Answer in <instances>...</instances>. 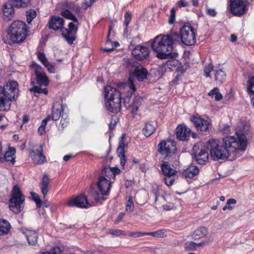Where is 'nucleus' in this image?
I'll list each match as a JSON object with an SVG mask.
<instances>
[{
  "mask_svg": "<svg viewBox=\"0 0 254 254\" xmlns=\"http://www.w3.org/2000/svg\"><path fill=\"white\" fill-rule=\"evenodd\" d=\"M235 134L236 137L227 136L223 138L222 142L216 139H211L207 142V148L213 160H226L231 153L246 150L248 139L245 134L241 130L236 131Z\"/></svg>",
  "mask_w": 254,
  "mask_h": 254,
  "instance_id": "nucleus-1",
  "label": "nucleus"
},
{
  "mask_svg": "<svg viewBox=\"0 0 254 254\" xmlns=\"http://www.w3.org/2000/svg\"><path fill=\"white\" fill-rule=\"evenodd\" d=\"M178 42V37L173 31L167 34H159L151 43V47L160 59L172 57L174 46Z\"/></svg>",
  "mask_w": 254,
  "mask_h": 254,
  "instance_id": "nucleus-2",
  "label": "nucleus"
},
{
  "mask_svg": "<svg viewBox=\"0 0 254 254\" xmlns=\"http://www.w3.org/2000/svg\"><path fill=\"white\" fill-rule=\"evenodd\" d=\"M105 99L106 107L111 112L118 113L121 108L122 98L120 92L111 86L105 88Z\"/></svg>",
  "mask_w": 254,
  "mask_h": 254,
  "instance_id": "nucleus-3",
  "label": "nucleus"
},
{
  "mask_svg": "<svg viewBox=\"0 0 254 254\" xmlns=\"http://www.w3.org/2000/svg\"><path fill=\"white\" fill-rule=\"evenodd\" d=\"M173 33H175L178 37V43L181 41L187 46H192L196 43L197 31L191 23H185L180 28V34L174 31Z\"/></svg>",
  "mask_w": 254,
  "mask_h": 254,
  "instance_id": "nucleus-4",
  "label": "nucleus"
},
{
  "mask_svg": "<svg viewBox=\"0 0 254 254\" xmlns=\"http://www.w3.org/2000/svg\"><path fill=\"white\" fill-rule=\"evenodd\" d=\"M27 30L25 23L21 21H15L9 26L8 34L12 42L20 43L26 39Z\"/></svg>",
  "mask_w": 254,
  "mask_h": 254,
  "instance_id": "nucleus-5",
  "label": "nucleus"
},
{
  "mask_svg": "<svg viewBox=\"0 0 254 254\" xmlns=\"http://www.w3.org/2000/svg\"><path fill=\"white\" fill-rule=\"evenodd\" d=\"M25 198L19 187L15 185L12 189L11 197L9 200V209L15 213H18L23 209Z\"/></svg>",
  "mask_w": 254,
  "mask_h": 254,
  "instance_id": "nucleus-6",
  "label": "nucleus"
},
{
  "mask_svg": "<svg viewBox=\"0 0 254 254\" xmlns=\"http://www.w3.org/2000/svg\"><path fill=\"white\" fill-rule=\"evenodd\" d=\"M158 152L165 158L171 157L177 150L176 142L172 139L161 140L157 146Z\"/></svg>",
  "mask_w": 254,
  "mask_h": 254,
  "instance_id": "nucleus-7",
  "label": "nucleus"
},
{
  "mask_svg": "<svg viewBox=\"0 0 254 254\" xmlns=\"http://www.w3.org/2000/svg\"><path fill=\"white\" fill-rule=\"evenodd\" d=\"M97 186L100 193L95 190L92 191L91 193V196L96 202L103 200V195H106L108 193L110 189L111 182L107 178L101 176L98 179Z\"/></svg>",
  "mask_w": 254,
  "mask_h": 254,
  "instance_id": "nucleus-8",
  "label": "nucleus"
},
{
  "mask_svg": "<svg viewBox=\"0 0 254 254\" xmlns=\"http://www.w3.org/2000/svg\"><path fill=\"white\" fill-rule=\"evenodd\" d=\"M190 120L199 133L203 135H207L209 133V129L211 127L209 120H205L199 116H192L190 117Z\"/></svg>",
  "mask_w": 254,
  "mask_h": 254,
  "instance_id": "nucleus-9",
  "label": "nucleus"
},
{
  "mask_svg": "<svg viewBox=\"0 0 254 254\" xmlns=\"http://www.w3.org/2000/svg\"><path fill=\"white\" fill-rule=\"evenodd\" d=\"M230 11L235 16H241L248 10L244 0H229Z\"/></svg>",
  "mask_w": 254,
  "mask_h": 254,
  "instance_id": "nucleus-10",
  "label": "nucleus"
},
{
  "mask_svg": "<svg viewBox=\"0 0 254 254\" xmlns=\"http://www.w3.org/2000/svg\"><path fill=\"white\" fill-rule=\"evenodd\" d=\"M177 138L180 141H188L190 136L193 138H196L198 135L192 132L190 128L187 127L185 124L179 125L176 129Z\"/></svg>",
  "mask_w": 254,
  "mask_h": 254,
  "instance_id": "nucleus-11",
  "label": "nucleus"
},
{
  "mask_svg": "<svg viewBox=\"0 0 254 254\" xmlns=\"http://www.w3.org/2000/svg\"><path fill=\"white\" fill-rule=\"evenodd\" d=\"M207 148V143L206 145H201L200 147L197 145H194L193 147V151L194 154L195 159L198 164L203 165L208 159L209 154Z\"/></svg>",
  "mask_w": 254,
  "mask_h": 254,
  "instance_id": "nucleus-12",
  "label": "nucleus"
},
{
  "mask_svg": "<svg viewBox=\"0 0 254 254\" xmlns=\"http://www.w3.org/2000/svg\"><path fill=\"white\" fill-rule=\"evenodd\" d=\"M18 86L17 82L14 80H9L2 86L5 94L9 96L11 102L15 101L19 95Z\"/></svg>",
  "mask_w": 254,
  "mask_h": 254,
  "instance_id": "nucleus-13",
  "label": "nucleus"
},
{
  "mask_svg": "<svg viewBox=\"0 0 254 254\" xmlns=\"http://www.w3.org/2000/svg\"><path fill=\"white\" fill-rule=\"evenodd\" d=\"M32 67L34 69L37 84L40 85L47 86L49 83V79L42 67L36 63L32 64Z\"/></svg>",
  "mask_w": 254,
  "mask_h": 254,
  "instance_id": "nucleus-14",
  "label": "nucleus"
},
{
  "mask_svg": "<svg viewBox=\"0 0 254 254\" xmlns=\"http://www.w3.org/2000/svg\"><path fill=\"white\" fill-rule=\"evenodd\" d=\"M61 14L65 18L73 21V22L69 23L67 30L76 34L79 25V22L78 19L76 18L75 15L67 9H66L65 10H62L61 12Z\"/></svg>",
  "mask_w": 254,
  "mask_h": 254,
  "instance_id": "nucleus-15",
  "label": "nucleus"
},
{
  "mask_svg": "<svg viewBox=\"0 0 254 254\" xmlns=\"http://www.w3.org/2000/svg\"><path fill=\"white\" fill-rule=\"evenodd\" d=\"M150 50L146 46L137 45L132 50L131 55L137 61L147 59L149 56Z\"/></svg>",
  "mask_w": 254,
  "mask_h": 254,
  "instance_id": "nucleus-16",
  "label": "nucleus"
},
{
  "mask_svg": "<svg viewBox=\"0 0 254 254\" xmlns=\"http://www.w3.org/2000/svg\"><path fill=\"white\" fill-rule=\"evenodd\" d=\"M69 206H76L80 208H86L90 205L86 197L83 195L77 196L69 199L66 202Z\"/></svg>",
  "mask_w": 254,
  "mask_h": 254,
  "instance_id": "nucleus-17",
  "label": "nucleus"
},
{
  "mask_svg": "<svg viewBox=\"0 0 254 254\" xmlns=\"http://www.w3.org/2000/svg\"><path fill=\"white\" fill-rule=\"evenodd\" d=\"M30 154L35 164L40 165L46 162V157L43 154V147L42 145L36 146L35 150H32L30 152Z\"/></svg>",
  "mask_w": 254,
  "mask_h": 254,
  "instance_id": "nucleus-18",
  "label": "nucleus"
},
{
  "mask_svg": "<svg viewBox=\"0 0 254 254\" xmlns=\"http://www.w3.org/2000/svg\"><path fill=\"white\" fill-rule=\"evenodd\" d=\"M132 74L133 77L140 82L147 78L148 70L141 65H139L135 67Z\"/></svg>",
  "mask_w": 254,
  "mask_h": 254,
  "instance_id": "nucleus-19",
  "label": "nucleus"
},
{
  "mask_svg": "<svg viewBox=\"0 0 254 254\" xmlns=\"http://www.w3.org/2000/svg\"><path fill=\"white\" fill-rule=\"evenodd\" d=\"M11 101L8 95L5 94L2 86H0V110H6L10 108Z\"/></svg>",
  "mask_w": 254,
  "mask_h": 254,
  "instance_id": "nucleus-20",
  "label": "nucleus"
},
{
  "mask_svg": "<svg viewBox=\"0 0 254 254\" xmlns=\"http://www.w3.org/2000/svg\"><path fill=\"white\" fill-rule=\"evenodd\" d=\"M126 134L125 133L122 135L121 140L120 141V145L117 151L118 156L120 158L121 165L123 168L125 167L126 162L125 159L124 144V140L126 139Z\"/></svg>",
  "mask_w": 254,
  "mask_h": 254,
  "instance_id": "nucleus-21",
  "label": "nucleus"
},
{
  "mask_svg": "<svg viewBox=\"0 0 254 254\" xmlns=\"http://www.w3.org/2000/svg\"><path fill=\"white\" fill-rule=\"evenodd\" d=\"M62 8L63 10L67 9L71 11H74L78 16L81 17V10L79 5L74 2H64L62 3Z\"/></svg>",
  "mask_w": 254,
  "mask_h": 254,
  "instance_id": "nucleus-22",
  "label": "nucleus"
},
{
  "mask_svg": "<svg viewBox=\"0 0 254 254\" xmlns=\"http://www.w3.org/2000/svg\"><path fill=\"white\" fill-rule=\"evenodd\" d=\"M64 23V20L62 18L59 16H53L49 22V27L50 29L56 31L62 29Z\"/></svg>",
  "mask_w": 254,
  "mask_h": 254,
  "instance_id": "nucleus-23",
  "label": "nucleus"
},
{
  "mask_svg": "<svg viewBox=\"0 0 254 254\" xmlns=\"http://www.w3.org/2000/svg\"><path fill=\"white\" fill-rule=\"evenodd\" d=\"M11 3H5L3 6V19L4 21H8L11 20L14 14V9Z\"/></svg>",
  "mask_w": 254,
  "mask_h": 254,
  "instance_id": "nucleus-24",
  "label": "nucleus"
},
{
  "mask_svg": "<svg viewBox=\"0 0 254 254\" xmlns=\"http://www.w3.org/2000/svg\"><path fill=\"white\" fill-rule=\"evenodd\" d=\"M22 233L26 238L27 242L30 245H35L37 244L38 238V234L37 231L26 230L23 231Z\"/></svg>",
  "mask_w": 254,
  "mask_h": 254,
  "instance_id": "nucleus-25",
  "label": "nucleus"
},
{
  "mask_svg": "<svg viewBox=\"0 0 254 254\" xmlns=\"http://www.w3.org/2000/svg\"><path fill=\"white\" fill-rule=\"evenodd\" d=\"M142 101V97L140 96H135L133 99L132 104L128 107V110H130L132 118H135L138 108L141 105Z\"/></svg>",
  "mask_w": 254,
  "mask_h": 254,
  "instance_id": "nucleus-26",
  "label": "nucleus"
},
{
  "mask_svg": "<svg viewBox=\"0 0 254 254\" xmlns=\"http://www.w3.org/2000/svg\"><path fill=\"white\" fill-rule=\"evenodd\" d=\"M199 170L197 167L191 166L184 170L182 172L183 176L186 179H191L198 174Z\"/></svg>",
  "mask_w": 254,
  "mask_h": 254,
  "instance_id": "nucleus-27",
  "label": "nucleus"
},
{
  "mask_svg": "<svg viewBox=\"0 0 254 254\" xmlns=\"http://www.w3.org/2000/svg\"><path fill=\"white\" fill-rule=\"evenodd\" d=\"M62 35L64 38L67 42L71 45L76 39V33L69 31L67 28H62L61 29Z\"/></svg>",
  "mask_w": 254,
  "mask_h": 254,
  "instance_id": "nucleus-28",
  "label": "nucleus"
},
{
  "mask_svg": "<svg viewBox=\"0 0 254 254\" xmlns=\"http://www.w3.org/2000/svg\"><path fill=\"white\" fill-rule=\"evenodd\" d=\"M214 78L216 83L221 85L226 79V74L222 69H218L214 71Z\"/></svg>",
  "mask_w": 254,
  "mask_h": 254,
  "instance_id": "nucleus-29",
  "label": "nucleus"
},
{
  "mask_svg": "<svg viewBox=\"0 0 254 254\" xmlns=\"http://www.w3.org/2000/svg\"><path fill=\"white\" fill-rule=\"evenodd\" d=\"M120 173V170L117 167H106L102 172V175H105L108 178L114 179L116 174Z\"/></svg>",
  "mask_w": 254,
  "mask_h": 254,
  "instance_id": "nucleus-30",
  "label": "nucleus"
},
{
  "mask_svg": "<svg viewBox=\"0 0 254 254\" xmlns=\"http://www.w3.org/2000/svg\"><path fill=\"white\" fill-rule=\"evenodd\" d=\"M161 169L164 176L176 175L177 171L173 169L168 162L164 161L161 165Z\"/></svg>",
  "mask_w": 254,
  "mask_h": 254,
  "instance_id": "nucleus-31",
  "label": "nucleus"
},
{
  "mask_svg": "<svg viewBox=\"0 0 254 254\" xmlns=\"http://www.w3.org/2000/svg\"><path fill=\"white\" fill-rule=\"evenodd\" d=\"M49 179L47 174H45L41 181V189L44 197L47 194L49 190Z\"/></svg>",
  "mask_w": 254,
  "mask_h": 254,
  "instance_id": "nucleus-32",
  "label": "nucleus"
},
{
  "mask_svg": "<svg viewBox=\"0 0 254 254\" xmlns=\"http://www.w3.org/2000/svg\"><path fill=\"white\" fill-rule=\"evenodd\" d=\"M155 129V127L152 124L147 123L142 129V132L146 137H148L154 132Z\"/></svg>",
  "mask_w": 254,
  "mask_h": 254,
  "instance_id": "nucleus-33",
  "label": "nucleus"
},
{
  "mask_svg": "<svg viewBox=\"0 0 254 254\" xmlns=\"http://www.w3.org/2000/svg\"><path fill=\"white\" fill-rule=\"evenodd\" d=\"M10 228L9 222L5 220H0V235H3L8 233Z\"/></svg>",
  "mask_w": 254,
  "mask_h": 254,
  "instance_id": "nucleus-34",
  "label": "nucleus"
},
{
  "mask_svg": "<svg viewBox=\"0 0 254 254\" xmlns=\"http://www.w3.org/2000/svg\"><path fill=\"white\" fill-rule=\"evenodd\" d=\"M207 234L208 229L205 227H200L194 231L193 236L194 239H197L206 236Z\"/></svg>",
  "mask_w": 254,
  "mask_h": 254,
  "instance_id": "nucleus-35",
  "label": "nucleus"
},
{
  "mask_svg": "<svg viewBox=\"0 0 254 254\" xmlns=\"http://www.w3.org/2000/svg\"><path fill=\"white\" fill-rule=\"evenodd\" d=\"M15 149L14 148H9L8 150L6 151L4 154L5 161L12 164H14L15 162Z\"/></svg>",
  "mask_w": 254,
  "mask_h": 254,
  "instance_id": "nucleus-36",
  "label": "nucleus"
},
{
  "mask_svg": "<svg viewBox=\"0 0 254 254\" xmlns=\"http://www.w3.org/2000/svg\"><path fill=\"white\" fill-rule=\"evenodd\" d=\"M11 4L17 7H26L29 4L30 0H9Z\"/></svg>",
  "mask_w": 254,
  "mask_h": 254,
  "instance_id": "nucleus-37",
  "label": "nucleus"
},
{
  "mask_svg": "<svg viewBox=\"0 0 254 254\" xmlns=\"http://www.w3.org/2000/svg\"><path fill=\"white\" fill-rule=\"evenodd\" d=\"M167 231L164 229L157 230L152 232H146V236H152L156 238H164L166 237Z\"/></svg>",
  "mask_w": 254,
  "mask_h": 254,
  "instance_id": "nucleus-38",
  "label": "nucleus"
},
{
  "mask_svg": "<svg viewBox=\"0 0 254 254\" xmlns=\"http://www.w3.org/2000/svg\"><path fill=\"white\" fill-rule=\"evenodd\" d=\"M69 123V119L66 115L63 114L61 120L60 124L59 126V130L62 132L64 128L67 126Z\"/></svg>",
  "mask_w": 254,
  "mask_h": 254,
  "instance_id": "nucleus-39",
  "label": "nucleus"
},
{
  "mask_svg": "<svg viewBox=\"0 0 254 254\" xmlns=\"http://www.w3.org/2000/svg\"><path fill=\"white\" fill-rule=\"evenodd\" d=\"M247 91L250 95H254V76L249 78L247 81Z\"/></svg>",
  "mask_w": 254,
  "mask_h": 254,
  "instance_id": "nucleus-40",
  "label": "nucleus"
},
{
  "mask_svg": "<svg viewBox=\"0 0 254 254\" xmlns=\"http://www.w3.org/2000/svg\"><path fill=\"white\" fill-rule=\"evenodd\" d=\"M208 95L212 97L215 96V100L217 101L222 99V95L220 93L219 90L217 87L214 88L211 90L208 93Z\"/></svg>",
  "mask_w": 254,
  "mask_h": 254,
  "instance_id": "nucleus-41",
  "label": "nucleus"
},
{
  "mask_svg": "<svg viewBox=\"0 0 254 254\" xmlns=\"http://www.w3.org/2000/svg\"><path fill=\"white\" fill-rule=\"evenodd\" d=\"M52 108L60 109L64 110L63 106V98L61 96H57L55 98L53 103Z\"/></svg>",
  "mask_w": 254,
  "mask_h": 254,
  "instance_id": "nucleus-42",
  "label": "nucleus"
},
{
  "mask_svg": "<svg viewBox=\"0 0 254 254\" xmlns=\"http://www.w3.org/2000/svg\"><path fill=\"white\" fill-rule=\"evenodd\" d=\"M237 200L234 198L228 199L227 201L226 204L224 206L222 209L223 211H225L226 209L231 210L234 208V206L232 205L236 204Z\"/></svg>",
  "mask_w": 254,
  "mask_h": 254,
  "instance_id": "nucleus-43",
  "label": "nucleus"
},
{
  "mask_svg": "<svg viewBox=\"0 0 254 254\" xmlns=\"http://www.w3.org/2000/svg\"><path fill=\"white\" fill-rule=\"evenodd\" d=\"M62 111H63V110L60 109L52 108V115L50 116L51 119L53 120V121L58 120L61 116Z\"/></svg>",
  "mask_w": 254,
  "mask_h": 254,
  "instance_id": "nucleus-44",
  "label": "nucleus"
},
{
  "mask_svg": "<svg viewBox=\"0 0 254 254\" xmlns=\"http://www.w3.org/2000/svg\"><path fill=\"white\" fill-rule=\"evenodd\" d=\"M176 175H170L164 176V182L165 184L168 187L173 185L175 180Z\"/></svg>",
  "mask_w": 254,
  "mask_h": 254,
  "instance_id": "nucleus-45",
  "label": "nucleus"
},
{
  "mask_svg": "<svg viewBox=\"0 0 254 254\" xmlns=\"http://www.w3.org/2000/svg\"><path fill=\"white\" fill-rule=\"evenodd\" d=\"M29 91L31 92H34L38 94L43 93L46 95H47L48 92L47 88L43 89L38 86H35L33 87L30 88Z\"/></svg>",
  "mask_w": 254,
  "mask_h": 254,
  "instance_id": "nucleus-46",
  "label": "nucleus"
},
{
  "mask_svg": "<svg viewBox=\"0 0 254 254\" xmlns=\"http://www.w3.org/2000/svg\"><path fill=\"white\" fill-rule=\"evenodd\" d=\"M37 15L36 12L34 9H30L26 12V16L27 17V21L28 23H30L33 19Z\"/></svg>",
  "mask_w": 254,
  "mask_h": 254,
  "instance_id": "nucleus-47",
  "label": "nucleus"
},
{
  "mask_svg": "<svg viewBox=\"0 0 254 254\" xmlns=\"http://www.w3.org/2000/svg\"><path fill=\"white\" fill-rule=\"evenodd\" d=\"M177 8L172 7L170 11V14L168 18V23L170 24L174 23L176 20V12Z\"/></svg>",
  "mask_w": 254,
  "mask_h": 254,
  "instance_id": "nucleus-48",
  "label": "nucleus"
},
{
  "mask_svg": "<svg viewBox=\"0 0 254 254\" xmlns=\"http://www.w3.org/2000/svg\"><path fill=\"white\" fill-rule=\"evenodd\" d=\"M214 66L212 63H209L204 68V74L206 77H211L210 72L213 70Z\"/></svg>",
  "mask_w": 254,
  "mask_h": 254,
  "instance_id": "nucleus-49",
  "label": "nucleus"
},
{
  "mask_svg": "<svg viewBox=\"0 0 254 254\" xmlns=\"http://www.w3.org/2000/svg\"><path fill=\"white\" fill-rule=\"evenodd\" d=\"M128 87L131 90V92L130 93V96L129 97L130 99L132 94L136 90V86L130 77L128 78Z\"/></svg>",
  "mask_w": 254,
  "mask_h": 254,
  "instance_id": "nucleus-50",
  "label": "nucleus"
},
{
  "mask_svg": "<svg viewBox=\"0 0 254 254\" xmlns=\"http://www.w3.org/2000/svg\"><path fill=\"white\" fill-rule=\"evenodd\" d=\"M189 5L190 4L188 1H187L185 0H180L177 2L175 4V6L174 7L177 8V10L178 8L189 6Z\"/></svg>",
  "mask_w": 254,
  "mask_h": 254,
  "instance_id": "nucleus-51",
  "label": "nucleus"
},
{
  "mask_svg": "<svg viewBox=\"0 0 254 254\" xmlns=\"http://www.w3.org/2000/svg\"><path fill=\"white\" fill-rule=\"evenodd\" d=\"M144 236H146V232H140L137 231L128 232V236L132 238H138Z\"/></svg>",
  "mask_w": 254,
  "mask_h": 254,
  "instance_id": "nucleus-52",
  "label": "nucleus"
},
{
  "mask_svg": "<svg viewBox=\"0 0 254 254\" xmlns=\"http://www.w3.org/2000/svg\"><path fill=\"white\" fill-rule=\"evenodd\" d=\"M38 57L39 60L45 66V64H48L49 62L47 60V58L45 54L43 52L39 53L38 54Z\"/></svg>",
  "mask_w": 254,
  "mask_h": 254,
  "instance_id": "nucleus-53",
  "label": "nucleus"
},
{
  "mask_svg": "<svg viewBox=\"0 0 254 254\" xmlns=\"http://www.w3.org/2000/svg\"><path fill=\"white\" fill-rule=\"evenodd\" d=\"M31 194H32V197L33 200L35 201V202L36 203V205H37V207H38V208L40 207L41 206L42 203H41V200H40L39 195L35 192L31 193Z\"/></svg>",
  "mask_w": 254,
  "mask_h": 254,
  "instance_id": "nucleus-54",
  "label": "nucleus"
},
{
  "mask_svg": "<svg viewBox=\"0 0 254 254\" xmlns=\"http://www.w3.org/2000/svg\"><path fill=\"white\" fill-rule=\"evenodd\" d=\"M152 192L154 196L155 201H156L158 199V197L160 195V190L158 186H156L153 187Z\"/></svg>",
  "mask_w": 254,
  "mask_h": 254,
  "instance_id": "nucleus-55",
  "label": "nucleus"
},
{
  "mask_svg": "<svg viewBox=\"0 0 254 254\" xmlns=\"http://www.w3.org/2000/svg\"><path fill=\"white\" fill-rule=\"evenodd\" d=\"M109 233L111 235L116 236H120L122 234H125V233H124L122 231L118 229H111L109 231Z\"/></svg>",
  "mask_w": 254,
  "mask_h": 254,
  "instance_id": "nucleus-56",
  "label": "nucleus"
},
{
  "mask_svg": "<svg viewBox=\"0 0 254 254\" xmlns=\"http://www.w3.org/2000/svg\"><path fill=\"white\" fill-rule=\"evenodd\" d=\"M45 66L47 68L48 71L50 73H55L56 69L55 66L51 64L49 62L45 64Z\"/></svg>",
  "mask_w": 254,
  "mask_h": 254,
  "instance_id": "nucleus-57",
  "label": "nucleus"
},
{
  "mask_svg": "<svg viewBox=\"0 0 254 254\" xmlns=\"http://www.w3.org/2000/svg\"><path fill=\"white\" fill-rule=\"evenodd\" d=\"M133 202L131 196H129L128 198V208L130 211H132L134 209Z\"/></svg>",
  "mask_w": 254,
  "mask_h": 254,
  "instance_id": "nucleus-58",
  "label": "nucleus"
},
{
  "mask_svg": "<svg viewBox=\"0 0 254 254\" xmlns=\"http://www.w3.org/2000/svg\"><path fill=\"white\" fill-rule=\"evenodd\" d=\"M206 13L207 15L214 17L216 15V12L214 9L213 8H208L206 10Z\"/></svg>",
  "mask_w": 254,
  "mask_h": 254,
  "instance_id": "nucleus-59",
  "label": "nucleus"
},
{
  "mask_svg": "<svg viewBox=\"0 0 254 254\" xmlns=\"http://www.w3.org/2000/svg\"><path fill=\"white\" fill-rule=\"evenodd\" d=\"M117 124V122L115 120H113V119H112L111 122L109 124V128L110 129V134L112 133V131L113 129H114L115 127H116V125Z\"/></svg>",
  "mask_w": 254,
  "mask_h": 254,
  "instance_id": "nucleus-60",
  "label": "nucleus"
},
{
  "mask_svg": "<svg viewBox=\"0 0 254 254\" xmlns=\"http://www.w3.org/2000/svg\"><path fill=\"white\" fill-rule=\"evenodd\" d=\"M117 86L119 88V89L120 90V91H118V92H120V93L122 91V89H124L126 88L127 86V84L126 82H120L117 84Z\"/></svg>",
  "mask_w": 254,
  "mask_h": 254,
  "instance_id": "nucleus-61",
  "label": "nucleus"
},
{
  "mask_svg": "<svg viewBox=\"0 0 254 254\" xmlns=\"http://www.w3.org/2000/svg\"><path fill=\"white\" fill-rule=\"evenodd\" d=\"M50 120H51V116H48L46 119L42 121L41 126L40 127L45 128L47 124V122Z\"/></svg>",
  "mask_w": 254,
  "mask_h": 254,
  "instance_id": "nucleus-62",
  "label": "nucleus"
},
{
  "mask_svg": "<svg viewBox=\"0 0 254 254\" xmlns=\"http://www.w3.org/2000/svg\"><path fill=\"white\" fill-rule=\"evenodd\" d=\"M125 216V213H120L119 215V216H118L116 220L115 221V223L116 224H117L118 223H119L122 220V219L124 218V217Z\"/></svg>",
  "mask_w": 254,
  "mask_h": 254,
  "instance_id": "nucleus-63",
  "label": "nucleus"
},
{
  "mask_svg": "<svg viewBox=\"0 0 254 254\" xmlns=\"http://www.w3.org/2000/svg\"><path fill=\"white\" fill-rule=\"evenodd\" d=\"M113 25H111L109 27V31H108V36H107V40H106V44L109 43H112L111 40L109 39V36L111 33V31L113 29Z\"/></svg>",
  "mask_w": 254,
  "mask_h": 254,
  "instance_id": "nucleus-64",
  "label": "nucleus"
}]
</instances>
